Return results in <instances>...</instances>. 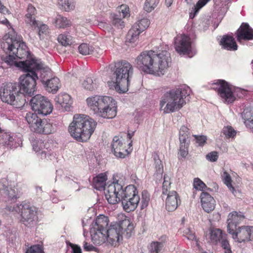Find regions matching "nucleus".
Instances as JSON below:
<instances>
[{"label": "nucleus", "mask_w": 253, "mask_h": 253, "mask_svg": "<svg viewBox=\"0 0 253 253\" xmlns=\"http://www.w3.org/2000/svg\"><path fill=\"white\" fill-rule=\"evenodd\" d=\"M1 47L5 54L0 59V68L5 64L21 70H28L29 68H38L37 60L32 58L26 43L17 41L9 32L5 35L1 42Z\"/></svg>", "instance_id": "f257e3e1"}, {"label": "nucleus", "mask_w": 253, "mask_h": 253, "mask_svg": "<svg viewBox=\"0 0 253 253\" xmlns=\"http://www.w3.org/2000/svg\"><path fill=\"white\" fill-rule=\"evenodd\" d=\"M124 182L118 176L113 178L105 191V198L110 204H115L121 201L124 210L126 212L133 211L140 201L136 188L129 185L124 188Z\"/></svg>", "instance_id": "f03ea898"}, {"label": "nucleus", "mask_w": 253, "mask_h": 253, "mask_svg": "<svg viewBox=\"0 0 253 253\" xmlns=\"http://www.w3.org/2000/svg\"><path fill=\"white\" fill-rule=\"evenodd\" d=\"M165 49L149 50L141 52L135 59L137 67L141 71L156 76L164 75L166 70L171 63L170 53Z\"/></svg>", "instance_id": "7ed1b4c3"}, {"label": "nucleus", "mask_w": 253, "mask_h": 253, "mask_svg": "<svg viewBox=\"0 0 253 253\" xmlns=\"http://www.w3.org/2000/svg\"><path fill=\"white\" fill-rule=\"evenodd\" d=\"M97 123L89 116L84 114H75L73 122L69 126L71 135L80 142L86 141L92 134Z\"/></svg>", "instance_id": "20e7f679"}, {"label": "nucleus", "mask_w": 253, "mask_h": 253, "mask_svg": "<svg viewBox=\"0 0 253 253\" xmlns=\"http://www.w3.org/2000/svg\"><path fill=\"white\" fill-rule=\"evenodd\" d=\"M190 92V87L185 84L166 92L162 97L160 103L161 109L165 106L164 113L167 114L180 110L186 104L184 99L189 96Z\"/></svg>", "instance_id": "39448f33"}, {"label": "nucleus", "mask_w": 253, "mask_h": 253, "mask_svg": "<svg viewBox=\"0 0 253 253\" xmlns=\"http://www.w3.org/2000/svg\"><path fill=\"white\" fill-rule=\"evenodd\" d=\"M109 68L113 73L111 77V82L115 89L119 93H125L128 89L129 79L133 74V67L128 62L119 61L110 64Z\"/></svg>", "instance_id": "423d86ee"}, {"label": "nucleus", "mask_w": 253, "mask_h": 253, "mask_svg": "<svg viewBox=\"0 0 253 253\" xmlns=\"http://www.w3.org/2000/svg\"><path fill=\"white\" fill-rule=\"evenodd\" d=\"M87 105L97 116L106 119H112L117 115V102L112 97L94 96L86 99Z\"/></svg>", "instance_id": "0eeeda50"}, {"label": "nucleus", "mask_w": 253, "mask_h": 253, "mask_svg": "<svg viewBox=\"0 0 253 253\" xmlns=\"http://www.w3.org/2000/svg\"><path fill=\"white\" fill-rule=\"evenodd\" d=\"M211 88L216 90L224 102L232 103L237 98L245 96V89L236 87L224 80H217L211 84Z\"/></svg>", "instance_id": "6e6552de"}, {"label": "nucleus", "mask_w": 253, "mask_h": 253, "mask_svg": "<svg viewBox=\"0 0 253 253\" xmlns=\"http://www.w3.org/2000/svg\"><path fill=\"white\" fill-rule=\"evenodd\" d=\"M0 96L2 102L15 108H22L26 103L24 95L20 92L19 86L16 84H7L3 87Z\"/></svg>", "instance_id": "1a4fd4ad"}, {"label": "nucleus", "mask_w": 253, "mask_h": 253, "mask_svg": "<svg viewBox=\"0 0 253 253\" xmlns=\"http://www.w3.org/2000/svg\"><path fill=\"white\" fill-rule=\"evenodd\" d=\"M8 209L9 211L20 213L21 222L26 226L31 227L37 224L38 218L37 209L30 203L24 201Z\"/></svg>", "instance_id": "9d476101"}, {"label": "nucleus", "mask_w": 253, "mask_h": 253, "mask_svg": "<svg viewBox=\"0 0 253 253\" xmlns=\"http://www.w3.org/2000/svg\"><path fill=\"white\" fill-rule=\"evenodd\" d=\"M108 222L107 216L100 215L92 223L90 234L91 240L94 244L101 245L106 243Z\"/></svg>", "instance_id": "9b49d317"}, {"label": "nucleus", "mask_w": 253, "mask_h": 253, "mask_svg": "<svg viewBox=\"0 0 253 253\" xmlns=\"http://www.w3.org/2000/svg\"><path fill=\"white\" fill-rule=\"evenodd\" d=\"M35 69L36 68H29L28 70H22L27 73L21 75L19 78L18 86L20 92H21L25 97L26 95L32 96L36 90V81L39 79V77L37 76V73L33 70Z\"/></svg>", "instance_id": "f8f14e48"}, {"label": "nucleus", "mask_w": 253, "mask_h": 253, "mask_svg": "<svg viewBox=\"0 0 253 253\" xmlns=\"http://www.w3.org/2000/svg\"><path fill=\"white\" fill-rule=\"evenodd\" d=\"M30 103L32 110L42 116L50 114L53 110L52 105L49 100L41 94H37L32 97Z\"/></svg>", "instance_id": "ddd939ff"}, {"label": "nucleus", "mask_w": 253, "mask_h": 253, "mask_svg": "<svg viewBox=\"0 0 253 253\" xmlns=\"http://www.w3.org/2000/svg\"><path fill=\"white\" fill-rule=\"evenodd\" d=\"M36 9L31 4H29L27 9V13L25 16V21L27 25L32 29L38 28V35L40 39H43V35L48 32V27L45 24L40 25V22L36 20Z\"/></svg>", "instance_id": "4468645a"}, {"label": "nucleus", "mask_w": 253, "mask_h": 253, "mask_svg": "<svg viewBox=\"0 0 253 253\" xmlns=\"http://www.w3.org/2000/svg\"><path fill=\"white\" fill-rule=\"evenodd\" d=\"M106 242L111 246H116L122 240L123 232L121 230L119 222L112 223L109 227H107Z\"/></svg>", "instance_id": "2eb2a0df"}, {"label": "nucleus", "mask_w": 253, "mask_h": 253, "mask_svg": "<svg viewBox=\"0 0 253 253\" xmlns=\"http://www.w3.org/2000/svg\"><path fill=\"white\" fill-rule=\"evenodd\" d=\"M190 133L189 129L185 126H182L179 131V153L182 158H185L188 154Z\"/></svg>", "instance_id": "dca6fc26"}, {"label": "nucleus", "mask_w": 253, "mask_h": 253, "mask_svg": "<svg viewBox=\"0 0 253 253\" xmlns=\"http://www.w3.org/2000/svg\"><path fill=\"white\" fill-rule=\"evenodd\" d=\"M175 49L180 55H187L189 57L191 51L190 39L185 35H182L175 39Z\"/></svg>", "instance_id": "f3484780"}, {"label": "nucleus", "mask_w": 253, "mask_h": 253, "mask_svg": "<svg viewBox=\"0 0 253 253\" xmlns=\"http://www.w3.org/2000/svg\"><path fill=\"white\" fill-rule=\"evenodd\" d=\"M239 243L253 240V226H242L229 233Z\"/></svg>", "instance_id": "a211bd4d"}, {"label": "nucleus", "mask_w": 253, "mask_h": 253, "mask_svg": "<svg viewBox=\"0 0 253 253\" xmlns=\"http://www.w3.org/2000/svg\"><path fill=\"white\" fill-rule=\"evenodd\" d=\"M0 144L10 149H15L21 146L22 139L9 132L0 131Z\"/></svg>", "instance_id": "6ab92c4d"}, {"label": "nucleus", "mask_w": 253, "mask_h": 253, "mask_svg": "<svg viewBox=\"0 0 253 253\" xmlns=\"http://www.w3.org/2000/svg\"><path fill=\"white\" fill-rule=\"evenodd\" d=\"M124 144V139L122 137H114L111 144L112 152L116 157L124 158L129 153L128 149L125 148Z\"/></svg>", "instance_id": "aec40b11"}, {"label": "nucleus", "mask_w": 253, "mask_h": 253, "mask_svg": "<svg viewBox=\"0 0 253 253\" xmlns=\"http://www.w3.org/2000/svg\"><path fill=\"white\" fill-rule=\"evenodd\" d=\"M245 219V216L241 212L233 211L230 212L227 219V231L228 233H233L237 228V225Z\"/></svg>", "instance_id": "412c9836"}, {"label": "nucleus", "mask_w": 253, "mask_h": 253, "mask_svg": "<svg viewBox=\"0 0 253 253\" xmlns=\"http://www.w3.org/2000/svg\"><path fill=\"white\" fill-rule=\"evenodd\" d=\"M38 115V114L35 112H29L25 116V120L29 124L31 130L36 133H37L40 127L42 126L43 120Z\"/></svg>", "instance_id": "4be33fe9"}, {"label": "nucleus", "mask_w": 253, "mask_h": 253, "mask_svg": "<svg viewBox=\"0 0 253 253\" xmlns=\"http://www.w3.org/2000/svg\"><path fill=\"white\" fill-rule=\"evenodd\" d=\"M237 39L239 42L242 40H253V29L247 23H243L237 31Z\"/></svg>", "instance_id": "5701e85b"}, {"label": "nucleus", "mask_w": 253, "mask_h": 253, "mask_svg": "<svg viewBox=\"0 0 253 253\" xmlns=\"http://www.w3.org/2000/svg\"><path fill=\"white\" fill-rule=\"evenodd\" d=\"M57 107L62 111H69L72 104L71 96L67 93L59 94L55 98Z\"/></svg>", "instance_id": "b1692460"}, {"label": "nucleus", "mask_w": 253, "mask_h": 253, "mask_svg": "<svg viewBox=\"0 0 253 253\" xmlns=\"http://www.w3.org/2000/svg\"><path fill=\"white\" fill-rule=\"evenodd\" d=\"M167 197L166 200V208L169 211H175L178 204L180 203L179 197L175 191L169 192L167 194Z\"/></svg>", "instance_id": "393cba45"}, {"label": "nucleus", "mask_w": 253, "mask_h": 253, "mask_svg": "<svg viewBox=\"0 0 253 253\" xmlns=\"http://www.w3.org/2000/svg\"><path fill=\"white\" fill-rule=\"evenodd\" d=\"M121 230L123 232V236L126 238H130L133 233L134 226L133 223L126 216L122 215L121 219L119 221Z\"/></svg>", "instance_id": "a878e982"}, {"label": "nucleus", "mask_w": 253, "mask_h": 253, "mask_svg": "<svg viewBox=\"0 0 253 253\" xmlns=\"http://www.w3.org/2000/svg\"><path fill=\"white\" fill-rule=\"evenodd\" d=\"M200 198L202 208L205 211L210 212L214 210L215 201L208 193L202 192Z\"/></svg>", "instance_id": "bb28decb"}, {"label": "nucleus", "mask_w": 253, "mask_h": 253, "mask_svg": "<svg viewBox=\"0 0 253 253\" xmlns=\"http://www.w3.org/2000/svg\"><path fill=\"white\" fill-rule=\"evenodd\" d=\"M37 64L39 65V68L33 69V70L37 73L38 76L39 74L40 75V79L43 84L47 82L49 79L52 78V73L49 68L47 67H44L42 63L37 62Z\"/></svg>", "instance_id": "cd10ccee"}, {"label": "nucleus", "mask_w": 253, "mask_h": 253, "mask_svg": "<svg viewBox=\"0 0 253 253\" xmlns=\"http://www.w3.org/2000/svg\"><path fill=\"white\" fill-rule=\"evenodd\" d=\"M222 47L230 51H236L238 49V45L234 38L229 35H224L220 41Z\"/></svg>", "instance_id": "c85d7f7f"}, {"label": "nucleus", "mask_w": 253, "mask_h": 253, "mask_svg": "<svg viewBox=\"0 0 253 253\" xmlns=\"http://www.w3.org/2000/svg\"><path fill=\"white\" fill-rule=\"evenodd\" d=\"M57 40L62 45L67 46L72 44L75 42V37L74 32H66L59 35Z\"/></svg>", "instance_id": "c756f323"}, {"label": "nucleus", "mask_w": 253, "mask_h": 253, "mask_svg": "<svg viewBox=\"0 0 253 253\" xmlns=\"http://www.w3.org/2000/svg\"><path fill=\"white\" fill-rule=\"evenodd\" d=\"M107 179V177L105 173H100L93 179V186L94 188L98 190H104L105 193L106 189L110 185L109 184L106 187H105Z\"/></svg>", "instance_id": "7c9ffc66"}, {"label": "nucleus", "mask_w": 253, "mask_h": 253, "mask_svg": "<svg viewBox=\"0 0 253 253\" xmlns=\"http://www.w3.org/2000/svg\"><path fill=\"white\" fill-rule=\"evenodd\" d=\"M244 123L248 127L253 129V108H246L241 114Z\"/></svg>", "instance_id": "2f4dec72"}, {"label": "nucleus", "mask_w": 253, "mask_h": 253, "mask_svg": "<svg viewBox=\"0 0 253 253\" xmlns=\"http://www.w3.org/2000/svg\"><path fill=\"white\" fill-rule=\"evenodd\" d=\"M59 80L57 77H52L43 84L46 90L50 92L55 93L59 88Z\"/></svg>", "instance_id": "473e14b6"}, {"label": "nucleus", "mask_w": 253, "mask_h": 253, "mask_svg": "<svg viewBox=\"0 0 253 253\" xmlns=\"http://www.w3.org/2000/svg\"><path fill=\"white\" fill-rule=\"evenodd\" d=\"M227 236L225 233H223L221 230L217 228L212 229L211 231L210 238L211 241L215 244L219 243L223 238Z\"/></svg>", "instance_id": "72a5a7b5"}, {"label": "nucleus", "mask_w": 253, "mask_h": 253, "mask_svg": "<svg viewBox=\"0 0 253 253\" xmlns=\"http://www.w3.org/2000/svg\"><path fill=\"white\" fill-rule=\"evenodd\" d=\"M97 80L94 77H88L83 83V86L86 89L92 90L97 87Z\"/></svg>", "instance_id": "f704fd0d"}, {"label": "nucleus", "mask_w": 253, "mask_h": 253, "mask_svg": "<svg viewBox=\"0 0 253 253\" xmlns=\"http://www.w3.org/2000/svg\"><path fill=\"white\" fill-rule=\"evenodd\" d=\"M59 8L65 11H70L74 9L75 2L73 0H58Z\"/></svg>", "instance_id": "c9c22d12"}, {"label": "nucleus", "mask_w": 253, "mask_h": 253, "mask_svg": "<svg viewBox=\"0 0 253 253\" xmlns=\"http://www.w3.org/2000/svg\"><path fill=\"white\" fill-rule=\"evenodd\" d=\"M136 27L137 25H133L127 33L126 39L130 42H134L138 39L139 35L141 33Z\"/></svg>", "instance_id": "e433bc0d"}, {"label": "nucleus", "mask_w": 253, "mask_h": 253, "mask_svg": "<svg viewBox=\"0 0 253 253\" xmlns=\"http://www.w3.org/2000/svg\"><path fill=\"white\" fill-rule=\"evenodd\" d=\"M55 24L56 27L58 28H65L71 26L72 23L66 17L58 15L56 17Z\"/></svg>", "instance_id": "4c0bfd02"}, {"label": "nucleus", "mask_w": 253, "mask_h": 253, "mask_svg": "<svg viewBox=\"0 0 253 253\" xmlns=\"http://www.w3.org/2000/svg\"><path fill=\"white\" fill-rule=\"evenodd\" d=\"M110 16L113 26L119 29H123L125 27V23L120 13H112Z\"/></svg>", "instance_id": "58836bf2"}, {"label": "nucleus", "mask_w": 253, "mask_h": 253, "mask_svg": "<svg viewBox=\"0 0 253 253\" xmlns=\"http://www.w3.org/2000/svg\"><path fill=\"white\" fill-rule=\"evenodd\" d=\"M53 130V126L51 124L49 123L46 120H43L42 126L39 128V130L37 133L48 134L51 133Z\"/></svg>", "instance_id": "ea45409f"}, {"label": "nucleus", "mask_w": 253, "mask_h": 253, "mask_svg": "<svg viewBox=\"0 0 253 253\" xmlns=\"http://www.w3.org/2000/svg\"><path fill=\"white\" fill-rule=\"evenodd\" d=\"M224 183L227 186L229 190L235 195L236 192L234 187L231 184L232 179L230 174L226 171H224L222 175Z\"/></svg>", "instance_id": "a19ab883"}, {"label": "nucleus", "mask_w": 253, "mask_h": 253, "mask_svg": "<svg viewBox=\"0 0 253 253\" xmlns=\"http://www.w3.org/2000/svg\"><path fill=\"white\" fill-rule=\"evenodd\" d=\"M183 235L185 236L188 240L193 241L194 242L193 245H195L200 251V248L198 241L195 237L194 233L192 231H191L190 228H186L183 231Z\"/></svg>", "instance_id": "79ce46f5"}, {"label": "nucleus", "mask_w": 253, "mask_h": 253, "mask_svg": "<svg viewBox=\"0 0 253 253\" xmlns=\"http://www.w3.org/2000/svg\"><path fill=\"white\" fill-rule=\"evenodd\" d=\"M210 0H199L196 5L194 6V7L193 8V12H191L190 13V18L191 19L194 18L197 13L199 12V10Z\"/></svg>", "instance_id": "37998d69"}, {"label": "nucleus", "mask_w": 253, "mask_h": 253, "mask_svg": "<svg viewBox=\"0 0 253 253\" xmlns=\"http://www.w3.org/2000/svg\"><path fill=\"white\" fill-rule=\"evenodd\" d=\"M42 142L40 141L35 140L32 143L33 149L36 152H39L38 154L41 156L42 159L46 158V152L45 151L41 150Z\"/></svg>", "instance_id": "c03bdc74"}, {"label": "nucleus", "mask_w": 253, "mask_h": 253, "mask_svg": "<svg viewBox=\"0 0 253 253\" xmlns=\"http://www.w3.org/2000/svg\"><path fill=\"white\" fill-rule=\"evenodd\" d=\"M78 50L80 53L86 55L92 53L93 47L87 43H83L79 46Z\"/></svg>", "instance_id": "a18cd8bd"}, {"label": "nucleus", "mask_w": 253, "mask_h": 253, "mask_svg": "<svg viewBox=\"0 0 253 253\" xmlns=\"http://www.w3.org/2000/svg\"><path fill=\"white\" fill-rule=\"evenodd\" d=\"M159 2V0H146L144 9L148 12H150L153 10L157 6Z\"/></svg>", "instance_id": "49530a36"}, {"label": "nucleus", "mask_w": 253, "mask_h": 253, "mask_svg": "<svg viewBox=\"0 0 253 253\" xmlns=\"http://www.w3.org/2000/svg\"><path fill=\"white\" fill-rule=\"evenodd\" d=\"M150 23L149 19L143 18L138 21L133 25H137L136 28L142 32L149 27Z\"/></svg>", "instance_id": "de8ad7c7"}, {"label": "nucleus", "mask_w": 253, "mask_h": 253, "mask_svg": "<svg viewBox=\"0 0 253 253\" xmlns=\"http://www.w3.org/2000/svg\"><path fill=\"white\" fill-rule=\"evenodd\" d=\"M171 181L170 176L168 174H165L164 176V182L162 186L163 194H167L169 193V190L170 189Z\"/></svg>", "instance_id": "09e8293b"}, {"label": "nucleus", "mask_w": 253, "mask_h": 253, "mask_svg": "<svg viewBox=\"0 0 253 253\" xmlns=\"http://www.w3.org/2000/svg\"><path fill=\"white\" fill-rule=\"evenodd\" d=\"M222 132L226 138H233L236 135V131L229 126H225L223 127Z\"/></svg>", "instance_id": "8fccbe9b"}, {"label": "nucleus", "mask_w": 253, "mask_h": 253, "mask_svg": "<svg viewBox=\"0 0 253 253\" xmlns=\"http://www.w3.org/2000/svg\"><path fill=\"white\" fill-rule=\"evenodd\" d=\"M194 188L197 190L205 191L207 189H209L206 185L199 178H195L193 181Z\"/></svg>", "instance_id": "3c124183"}, {"label": "nucleus", "mask_w": 253, "mask_h": 253, "mask_svg": "<svg viewBox=\"0 0 253 253\" xmlns=\"http://www.w3.org/2000/svg\"><path fill=\"white\" fill-rule=\"evenodd\" d=\"M163 244L158 242H154L151 244L149 247L150 253H158L162 249Z\"/></svg>", "instance_id": "603ef678"}, {"label": "nucleus", "mask_w": 253, "mask_h": 253, "mask_svg": "<svg viewBox=\"0 0 253 253\" xmlns=\"http://www.w3.org/2000/svg\"><path fill=\"white\" fill-rule=\"evenodd\" d=\"M219 243L224 253H232L230 245L228 241L227 240V236L223 238Z\"/></svg>", "instance_id": "864d4df0"}, {"label": "nucleus", "mask_w": 253, "mask_h": 253, "mask_svg": "<svg viewBox=\"0 0 253 253\" xmlns=\"http://www.w3.org/2000/svg\"><path fill=\"white\" fill-rule=\"evenodd\" d=\"M149 200H150L149 195L146 191H143L142 192V198H141V201L140 202L141 209H143L148 206Z\"/></svg>", "instance_id": "5fc2aeb1"}, {"label": "nucleus", "mask_w": 253, "mask_h": 253, "mask_svg": "<svg viewBox=\"0 0 253 253\" xmlns=\"http://www.w3.org/2000/svg\"><path fill=\"white\" fill-rule=\"evenodd\" d=\"M26 253H44L42 245L38 244L31 246L29 248Z\"/></svg>", "instance_id": "6e6d98bb"}, {"label": "nucleus", "mask_w": 253, "mask_h": 253, "mask_svg": "<svg viewBox=\"0 0 253 253\" xmlns=\"http://www.w3.org/2000/svg\"><path fill=\"white\" fill-rule=\"evenodd\" d=\"M66 243L68 249L69 250L70 248L71 253H82V250L80 246L74 245L68 241H66Z\"/></svg>", "instance_id": "4d7b16f0"}, {"label": "nucleus", "mask_w": 253, "mask_h": 253, "mask_svg": "<svg viewBox=\"0 0 253 253\" xmlns=\"http://www.w3.org/2000/svg\"><path fill=\"white\" fill-rule=\"evenodd\" d=\"M129 8L126 5L123 4L118 8V12L122 15V17L125 18L129 16Z\"/></svg>", "instance_id": "13d9d810"}, {"label": "nucleus", "mask_w": 253, "mask_h": 253, "mask_svg": "<svg viewBox=\"0 0 253 253\" xmlns=\"http://www.w3.org/2000/svg\"><path fill=\"white\" fill-rule=\"evenodd\" d=\"M206 158L210 162H216L218 158V153L216 151L211 152L206 155Z\"/></svg>", "instance_id": "bf43d9fd"}, {"label": "nucleus", "mask_w": 253, "mask_h": 253, "mask_svg": "<svg viewBox=\"0 0 253 253\" xmlns=\"http://www.w3.org/2000/svg\"><path fill=\"white\" fill-rule=\"evenodd\" d=\"M83 248L84 251L87 252H98V249L97 248L94 247L92 245L87 243L85 241L83 242Z\"/></svg>", "instance_id": "052dcab7"}, {"label": "nucleus", "mask_w": 253, "mask_h": 253, "mask_svg": "<svg viewBox=\"0 0 253 253\" xmlns=\"http://www.w3.org/2000/svg\"><path fill=\"white\" fill-rule=\"evenodd\" d=\"M154 159L156 172L158 174H162L163 172V166L162 162L159 159H157L155 158Z\"/></svg>", "instance_id": "680f3d73"}, {"label": "nucleus", "mask_w": 253, "mask_h": 253, "mask_svg": "<svg viewBox=\"0 0 253 253\" xmlns=\"http://www.w3.org/2000/svg\"><path fill=\"white\" fill-rule=\"evenodd\" d=\"M195 137L196 142L199 146H203L206 142L207 138L204 135H194Z\"/></svg>", "instance_id": "e2e57ef3"}, {"label": "nucleus", "mask_w": 253, "mask_h": 253, "mask_svg": "<svg viewBox=\"0 0 253 253\" xmlns=\"http://www.w3.org/2000/svg\"><path fill=\"white\" fill-rule=\"evenodd\" d=\"M91 222H92V219L91 218H89L88 217L87 218L84 217L82 219V226L84 228L83 234L84 236H85V234L86 233L85 229H84V227L86 226H87L89 224L91 223Z\"/></svg>", "instance_id": "0e129e2a"}, {"label": "nucleus", "mask_w": 253, "mask_h": 253, "mask_svg": "<svg viewBox=\"0 0 253 253\" xmlns=\"http://www.w3.org/2000/svg\"><path fill=\"white\" fill-rule=\"evenodd\" d=\"M0 23L5 25L7 27V28H8L9 29H11L12 30V32L13 33L11 34L10 35H12L13 37H14L15 33L14 31V29L12 28L11 24L9 23V21L7 19H5L4 20L0 21Z\"/></svg>", "instance_id": "69168bd1"}, {"label": "nucleus", "mask_w": 253, "mask_h": 253, "mask_svg": "<svg viewBox=\"0 0 253 253\" xmlns=\"http://www.w3.org/2000/svg\"><path fill=\"white\" fill-rule=\"evenodd\" d=\"M99 26L100 28H105L106 29H108V30H113V28L111 25H108L107 23L104 22H100L99 24Z\"/></svg>", "instance_id": "338daca9"}, {"label": "nucleus", "mask_w": 253, "mask_h": 253, "mask_svg": "<svg viewBox=\"0 0 253 253\" xmlns=\"http://www.w3.org/2000/svg\"><path fill=\"white\" fill-rule=\"evenodd\" d=\"M50 198L53 203H57L59 201L58 199L55 196L53 193H52Z\"/></svg>", "instance_id": "774afa93"}]
</instances>
